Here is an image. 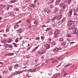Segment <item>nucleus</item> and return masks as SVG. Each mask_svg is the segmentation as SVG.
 I'll use <instances>...</instances> for the list:
<instances>
[{
  "mask_svg": "<svg viewBox=\"0 0 78 78\" xmlns=\"http://www.w3.org/2000/svg\"><path fill=\"white\" fill-rule=\"evenodd\" d=\"M26 22L28 24H29V25H30V20L29 19H27L26 20Z\"/></svg>",
  "mask_w": 78,
  "mask_h": 78,
  "instance_id": "12",
  "label": "nucleus"
},
{
  "mask_svg": "<svg viewBox=\"0 0 78 78\" xmlns=\"http://www.w3.org/2000/svg\"><path fill=\"white\" fill-rule=\"evenodd\" d=\"M60 41H64V38H61L59 39Z\"/></svg>",
  "mask_w": 78,
  "mask_h": 78,
  "instance_id": "26",
  "label": "nucleus"
},
{
  "mask_svg": "<svg viewBox=\"0 0 78 78\" xmlns=\"http://www.w3.org/2000/svg\"><path fill=\"white\" fill-rule=\"evenodd\" d=\"M19 38H16V40L15 41V42H18L19 41H18V39H19Z\"/></svg>",
  "mask_w": 78,
  "mask_h": 78,
  "instance_id": "29",
  "label": "nucleus"
},
{
  "mask_svg": "<svg viewBox=\"0 0 78 78\" xmlns=\"http://www.w3.org/2000/svg\"><path fill=\"white\" fill-rule=\"evenodd\" d=\"M44 51H41V54L43 55L44 53Z\"/></svg>",
  "mask_w": 78,
  "mask_h": 78,
  "instance_id": "43",
  "label": "nucleus"
},
{
  "mask_svg": "<svg viewBox=\"0 0 78 78\" xmlns=\"http://www.w3.org/2000/svg\"><path fill=\"white\" fill-rule=\"evenodd\" d=\"M66 36V37H71L72 35H70L69 34H68Z\"/></svg>",
  "mask_w": 78,
  "mask_h": 78,
  "instance_id": "22",
  "label": "nucleus"
},
{
  "mask_svg": "<svg viewBox=\"0 0 78 78\" xmlns=\"http://www.w3.org/2000/svg\"><path fill=\"white\" fill-rule=\"evenodd\" d=\"M31 7H32L33 8H35V7L36 6V5L34 4H31Z\"/></svg>",
  "mask_w": 78,
  "mask_h": 78,
  "instance_id": "25",
  "label": "nucleus"
},
{
  "mask_svg": "<svg viewBox=\"0 0 78 78\" xmlns=\"http://www.w3.org/2000/svg\"><path fill=\"white\" fill-rule=\"evenodd\" d=\"M9 14H10V16H15V15L12 13H10Z\"/></svg>",
  "mask_w": 78,
  "mask_h": 78,
  "instance_id": "17",
  "label": "nucleus"
},
{
  "mask_svg": "<svg viewBox=\"0 0 78 78\" xmlns=\"http://www.w3.org/2000/svg\"><path fill=\"white\" fill-rule=\"evenodd\" d=\"M61 2V0H57L56 2L55 5H59V2Z\"/></svg>",
  "mask_w": 78,
  "mask_h": 78,
  "instance_id": "10",
  "label": "nucleus"
},
{
  "mask_svg": "<svg viewBox=\"0 0 78 78\" xmlns=\"http://www.w3.org/2000/svg\"><path fill=\"white\" fill-rule=\"evenodd\" d=\"M12 40L11 38L9 39L8 40V43H11V42H12Z\"/></svg>",
  "mask_w": 78,
  "mask_h": 78,
  "instance_id": "13",
  "label": "nucleus"
},
{
  "mask_svg": "<svg viewBox=\"0 0 78 78\" xmlns=\"http://www.w3.org/2000/svg\"><path fill=\"white\" fill-rule=\"evenodd\" d=\"M62 48H54L53 50V51L55 52V53H57L59 50H62Z\"/></svg>",
  "mask_w": 78,
  "mask_h": 78,
  "instance_id": "1",
  "label": "nucleus"
},
{
  "mask_svg": "<svg viewBox=\"0 0 78 78\" xmlns=\"http://www.w3.org/2000/svg\"><path fill=\"white\" fill-rule=\"evenodd\" d=\"M50 21L48 20V21H47V23H50Z\"/></svg>",
  "mask_w": 78,
  "mask_h": 78,
  "instance_id": "53",
  "label": "nucleus"
},
{
  "mask_svg": "<svg viewBox=\"0 0 78 78\" xmlns=\"http://www.w3.org/2000/svg\"><path fill=\"white\" fill-rule=\"evenodd\" d=\"M14 53H10L9 54H7L5 55V56H13L14 55Z\"/></svg>",
  "mask_w": 78,
  "mask_h": 78,
  "instance_id": "5",
  "label": "nucleus"
},
{
  "mask_svg": "<svg viewBox=\"0 0 78 78\" xmlns=\"http://www.w3.org/2000/svg\"><path fill=\"white\" fill-rule=\"evenodd\" d=\"M51 44L52 45H56V43L55 41H53L51 42Z\"/></svg>",
  "mask_w": 78,
  "mask_h": 78,
  "instance_id": "21",
  "label": "nucleus"
},
{
  "mask_svg": "<svg viewBox=\"0 0 78 78\" xmlns=\"http://www.w3.org/2000/svg\"><path fill=\"white\" fill-rule=\"evenodd\" d=\"M45 46L46 47L47 49H49L50 48V45L48 44H46L45 45Z\"/></svg>",
  "mask_w": 78,
  "mask_h": 78,
  "instance_id": "11",
  "label": "nucleus"
},
{
  "mask_svg": "<svg viewBox=\"0 0 78 78\" xmlns=\"http://www.w3.org/2000/svg\"><path fill=\"white\" fill-rule=\"evenodd\" d=\"M36 72V69H34V70L31 71V72Z\"/></svg>",
  "mask_w": 78,
  "mask_h": 78,
  "instance_id": "33",
  "label": "nucleus"
},
{
  "mask_svg": "<svg viewBox=\"0 0 78 78\" xmlns=\"http://www.w3.org/2000/svg\"><path fill=\"white\" fill-rule=\"evenodd\" d=\"M34 24H36V23H37L36 22V21H35L34 22Z\"/></svg>",
  "mask_w": 78,
  "mask_h": 78,
  "instance_id": "61",
  "label": "nucleus"
},
{
  "mask_svg": "<svg viewBox=\"0 0 78 78\" xmlns=\"http://www.w3.org/2000/svg\"><path fill=\"white\" fill-rule=\"evenodd\" d=\"M70 66V64H68L65 66V67H69Z\"/></svg>",
  "mask_w": 78,
  "mask_h": 78,
  "instance_id": "23",
  "label": "nucleus"
},
{
  "mask_svg": "<svg viewBox=\"0 0 78 78\" xmlns=\"http://www.w3.org/2000/svg\"><path fill=\"white\" fill-rule=\"evenodd\" d=\"M73 32L74 34H76V33H77L78 32V29L76 28L73 29Z\"/></svg>",
  "mask_w": 78,
  "mask_h": 78,
  "instance_id": "7",
  "label": "nucleus"
},
{
  "mask_svg": "<svg viewBox=\"0 0 78 78\" xmlns=\"http://www.w3.org/2000/svg\"><path fill=\"white\" fill-rule=\"evenodd\" d=\"M23 38V37H21L20 38V40H21Z\"/></svg>",
  "mask_w": 78,
  "mask_h": 78,
  "instance_id": "60",
  "label": "nucleus"
},
{
  "mask_svg": "<svg viewBox=\"0 0 78 78\" xmlns=\"http://www.w3.org/2000/svg\"><path fill=\"white\" fill-rule=\"evenodd\" d=\"M60 13H62V12H63V10H60Z\"/></svg>",
  "mask_w": 78,
  "mask_h": 78,
  "instance_id": "46",
  "label": "nucleus"
},
{
  "mask_svg": "<svg viewBox=\"0 0 78 78\" xmlns=\"http://www.w3.org/2000/svg\"><path fill=\"white\" fill-rule=\"evenodd\" d=\"M6 32H8L9 31V30L8 29H7L6 30Z\"/></svg>",
  "mask_w": 78,
  "mask_h": 78,
  "instance_id": "50",
  "label": "nucleus"
},
{
  "mask_svg": "<svg viewBox=\"0 0 78 78\" xmlns=\"http://www.w3.org/2000/svg\"><path fill=\"white\" fill-rule=\"evenodd\" d=\"M28 27L29 28H31V26L30 25Z\"/></svg>",
  "mask_w": 78,
  "mask_h": 78,
  "instance_id": "56",
  "label": "nucleus"
},
{
  "mask_svg": "<svg viewBox=\"0 0 78 78\" xmlns=\"http://www.w3.org/2000/svg\"><path fill=\"white\" fill-rule=\"evenodd\" d=\"M34 3H36V0H35L34 2Z\"/></svg>",
  "mask_w": 78,
  "mask_h": 78,
  "instance_id": "64",
  "label": "nucleus"
},
{
  "mask_svg": "<svg viewBox=\"0 0 78 78\" xmlns=\"http://www.w3.org/2000/svg\"><path fill=\"white\" fill-rule=\"evenodd\" d=\"M35 39V40H39V39H40V37H36Z\"/></svg>",
  "mask_w": 78,
  "mask_h": 78,
  "instance_id": "32",
  "label": "nucleus"
},
{
  "mask_svg": "<svg viewBox=\"0 0 78 78\" xmlns=\"http://www.w3.org/2000/svg\"><path fill=\"white\" fill-rule=\"evenodd\" d=\"M3 36L4 37H7V36H6V35L5 34H3Z\"/></svg>",
  "mask_w": 78,
  "mask_h": 78,
  "instance_id": "45",
  "label": "nucleus"
},
{
  "mask_svg": "<svg viewBox=\"0 0 78 78\" xmlns=\"http://www.w3.org/2000/svg\"><path fill=\"white\" fill-rule=\"evenodd\" d=\"M9 6L11 7V8H12L13 7L12 5H9Z\"/></svg>",
  "mask_w": 78,
  "mask_h": 78,
  "instance_id": "63",
  "label": "nucleus"
},
{
  "mask_svg": "<svg viewBox=\"0 0 78 78\" xmlns=\"http://www.w3.org/2000/svg\"><path fill=\"white\" fill-rule=\"evenodd\" d=\"M48 34L51 35L52 34V32H51V31H50L48 33Z\"/></svg>",
  "mask_w": 78,
  "mask_h": 78,
  "instance_id": "31",
  "label": "nucleus"
},
{
  "mask_svg": "<svg viewBox=\"0 0 78 78\" xmlns=\"http://www.w3.org/2000/svg\"><path fill=\"white\" fill-rule=\"evenodd\" d=\"M54 34L55 35L54 36V37L55 38L56 37H57L58 36V34H59V31L58 30H56L55 31Z\"/></svg>",
  "mask_w": 78,
  "mask_h": 78,
  "instance_id": "2",
  "label": "nucleus"
},
{
  "mask_svg": "<svg viewBox=\"0 0 78 78\" xmlns=\"http://www.w3.org/2000/svg\"><path fill=\"white\" fill-rule=\"evenodd\" d=\"M55 19H56V17L53 18L51 20H52V21H54V20H55Z\"/></svg>",
  "mask_w": 78,
  "mask_h": 78,
  "instance_id": "28",
  "label": "nucleus"
},
{
  "mask_svg": "<svg viewBox=\"0 0 78 78\" xmlns=\"http://www.w3.org/2000/svg\"><path fill=\"white\" fill-rule=\"evenodd\" d=\"M69 14L70 16H71L72 14V10H71L69 12Z\"/></svg>",
  "mask_w": 78,
  "mask_h": 78,
  "instance_id": "34",
  "label": "nucleus"
},
{
  "mask_svg": "<svg viewBox=\"0 0 78 78\" xmlns=\"http://www.w3.org/2000/svg\"><path fill=\"white\" fill-rule=\"evenodd\" d=\"M41 39L42 40L44 39V37H42V36H41Z\"/></svg>",
  "mask_w": 78,
  "mask_h": 78,
  "instance_id": "54",
  "label": "nucleus"
},
{
  "mask_svg": "<svg viewBox=\"0 0 78 78\" xmlns=\"http://www.w3.org/2000/svg\"><path fill=\"white\" fill-rule=\"evenodd\" d=\"M13 44L15 47H17V45L16 44V43H13Z\"/></svg>",
  "mask_w": 78,
  "mask_h": 78,
  "instance_id": "40",
  "label": "nucleus"
},
{
  "mask_svg": "<svg viewBox=\"0 0 78 78\" xmlns=\"http://www.w3.org/2000/svg\"><path fill=\"white\" fill-rule=\"evenodd\" d=\"M22 72H23V71H19V72H17L16 75H18V74H19V73H22Z\"/></svg>",
  "mask_w": 78,
  "mask_h": 78,
  "instance_id": "16",
  "label": "nucleus"
},
{
  "mask_svg": "<svg viewBox=\"0 0 78 78\" xmlns=\"http://www.w3.org/2000/svg\"><path fill=\"white\" fill-rule=\"evenodd\" d=\"M47 9H44V12H47Z\"/></svg>",
  "mask_w": 78,
  "mask_h": 78,
  "instance_id": "36",
  "label": "nucleus"
},
{
  "mask_svg": "<svg viewBox=\"0 0 78 78\" xmlns=\"http://www.w3.org/2000/svg\"><path fill=\"white\" fill-rule=\"evenodd\" d=\"M59 10V9L58 8H56L55 9V12H56L58 11Z\"/></svg>",
  "mask_w": 78,
  "mask_h": 78,
  "instance_id": "20",
  "label": "nucleus"
},
{
  "mask_svg": "<svg viewBox=\"0 0 78 78\" xmlns=\"http://www.w3.org/2000/svg\"><path fill=\"white\" fill-rule=\"evenodd\" d=\"M54 61H55V62H58V60H54Z\"/></svg>",
  "mask_w": 78,
  "mask_h": 78,
  "instance_id": "59",
  "label": "nucleus"
},
{
  "mask_svg": "<svg viewBox=\"0 0 78 78\" xmlns=\"http://www.w3.org/2000/svg\"><path fill=\"white\" fill-rule=\"evenodd\" d=\"M63 4L64 3H63L62 4H60L59 5L60 6V7H62L63 8H65L67 6V5L66 4L63 6Z\"/></svg>",
  "mask_w": 78,
  "mask_h": 78,
  "instance_id": "4",
  "label": "nucleus"
},
{
  "mask_svg": "<svg viewBox=\"0 0 78 78\" xmlns=\"http://www.w3.org/2000/svg\"><path fill=\"white\" fill-rule=\"evenodd\" d=\"M51 29V27H49L48 28H47V30H46V31H49V30H50Z\"/></svg>",
  "mask_w": 78,
  "mask_h": 78,
  "instance_id": "18",
  "label": "nucleus"
},
{
  "mask_svg": "<svg viewBox=\"0 0 78 78\" xmlns=\"http://www.w3.org/2000/svg\"><path fill=\"white\" fill-rule=\"evenodd\" d=\"M66 44V41H65L64 42H63V43H62L61 44L63 46H64Z\"/></svg>",
  "mask_w": 78,
  "mask_h": 78,
  "instance_id": "15",
  "label": "nucleus"
},
{
  "mask_svg": "<svg viewBox=\"0 0 78 78\" xmlns=\"http://www.w3.org/2000/svg\"><path fill=\"white\" fill-rule=\"evenodd\" d=\"M51 39H48V43H50V42H51Z\"/></svg>",
  "mask_w": 78,
  "mask_h": 78,
  "instance_id": "24",
  "label": "nucleus"
},
{
  "mask_svg": "<svg viewBox=\"0 0 78 78\" xmlns=\"http://www.w3.org/2000/svg\"><path fill=\"white\" fill-rule=\"evenodd\" d=\"M73 43H75V42H70V44H73Z\"/></svg>",
  "mask_w": 78,
  "mask_h": 78,
  "instance_id": "49",
  "label": "nucleus"
},
{
  "mask_svg": "<svg viewBox=\"0 0 78 78\" xmlns=\"http://www.w3.org/2000/svg\"><path fill=\"white\" fill-rule=\"evenodd\" d=\"M70 22H71L72 23H73V21H72L70 20H69L68 21V22H67V25L68 26H71V25H72V23H70Z\"/></svg>",
  "mask_w": 78,
  "mask_h": 78,
  "instance_id": "3",
  "label": "nucleus"
},
{
  "mask_svg": "<svg viewBox=\"0 0 78 78\" xmlns=\"http://www.w3.org/2000/svg\"><path fill=\"white\" fill-rule=\"evenodd\" d=\"M7 28H8V27H9V28H11V26H7Z\"/></svg>",
  "mask_w": 78,
  "mask_h": 78,
  "instance_id": "51",
  "label": "nucleus"
},
{
  "mask_svg": "<svg viewBox=\"0 0 78 78\" xmlns=\"http://www.w3.org/2000/svg\"><path fill=\"white\" fill-rule=\"evenodd\" d=\"M58 60H59V61H61V58H58Z\"/></svg>",
  "mask_w": 78,
  "mask_h": 78,
  "instance_id": "57",
  "label": "nucleus"
},
{
  "mask_svg": "<svg viewBox=\"0 0 78 78\" xmlns=\"http://www.w3.org/2000/svg\"><path fill=\"white\" fill-rule=\"evenodd\" d=\"M16 1V0H14L13 1H10V3H14V2H15Z\"/></svg>",
  "mask_w": 78,
  "mask_h": 78,
  "instance_id": "27",
  "label": "nucleus"
},
{
  "mask_svg": "<svg viewBox=\"0 0 78 78\" xmlns=\"http://www.w3.org/2000/svg\"><path fill=\"white\" fill-rule=\"evenodd\" d=\"M0 23H1V25H2V24H3V21H1Z\"/></svg>",
  "mask_w": 78,
  "mask_h": 78,
  "instance_id": "47",
  "label": "nucleus"
},
{
  "mask_svg": "<svg viewBox=\"0 0 78 78\" xmlns=\"http://www.w3.org/2000/svg\"><path fill=\"white\" fill-rule=\"evenodd\" d=\"M59 75H60V74L59 73H56L54 75L53 77L54 78H56V77H58V76H59Z\"/></svg>",
  "mask_w": 78,
  "mask_h": 78,
  "instance_id": "8",
  "label": "nucleus"
},
{
  "mask_svg": "<svg viewBox=\"0 0 78 78\" xmlns=\"http://www.w3.org/2000/svg\"><path fill=\"white\" fill-rule=\"evenodd\" d=\"M21 22H22V21H20L17 23H21Z\"/></svg>",
  "mask_w": 78,
  "mask_h": 78,
  "instance_id": "48",
  "label": "nucleus"
},
{
  "mask_svg": "<svg viewBox=\"0 0 78 78\" xmlns=\"http://www.w3.org/2000/svg\"><path fill=\"white\" fill-rule=\"evenodd\" d=\"M1 42L3 43H5V42H6V40H4V41H1Z\"/></svg>",
  "mask_w": 78,
  "mask_h": 78,
  "instance_id": "41",
  "label": "nucleus"
},
{
  "mask_svg": "<svg viewBox=\"0 0 78 78\" xmlns=\"http://www.w3.org/2000/svg\"><path fill=\"white\" fill-rule=\"evenodd\" d=\"M22 30V28H20L18 30L17 32L18 33H22V31H21Z\"/></svg>",
  "mask_w": 78,
  "mask_h": 78,
  "instance_id": "9",
  "label": "nucleus"
},
{
  "mask_svg": "<svg viewBox=\"0 0 78 78\" xmlns=\"http://www.w3.org/2000/svg\"><path fill=\"white\" fill-rule=\"evenodd\" d=\"M50 12H51V10H50L48 11L47 12V13L48 14H50Z\"/></svg>",
  "mask_w": 78,
  "mask_h": 78,
  "instance_id": "35",
  "label": "nucleus"
},
{
  "mask_svg": "<svg viewBox=\"0 0 78 78\" xmlns=\"http://www.w3.org/2000/svg\"><path fill=\"white\" fill-rule=\"evenodd\" d=\"M3 73H8V71H3Z\"/></svg>",
  "mask_w": 78,
  "mask_h": 78,
  "instance_id": "38",
  "label": "nucleus"
},
{
  "mask_svg": "<svg viewBox=\"0 0 78 78\" xmlns=\"http://www.w3.org/2000/svg\"><path fill=\"white\" fill-rule=\"evenodd\" d=\"M74 14V16H77V14L76 13H75Z\"/></svg>",
  "mask_w": 78,
  "mask_h": 78,
  "instance_id": "52",
  "label": "nucleus"
},
{
  "mask_svg": "<svg viewBox=\"0 0 78 78\" xmlns=\"http://www.w3.org/2000/svg\"><path fill=\"white\" fill-rule=\"evenodd\" d=\"M19 27V25H16L15 26L14 28H17V27Z\"/></svg>",
  "mask_w": 78,
  "mask_h": 78,
  "instance_id": "39",
  "label": "nucleus"
},
{
  "mask_svg": "<svg viewBox=\"0 0 78 78\" xmlns=\"http://www.w3.org/2000/svg\"><path fill=\"white\" fill-rule=\"evenodd\" d=\"M53 6H54L53 5H50V8H53Z\"/></svg>",
  "mask_w": 78,
  "mask_h": 78,
  "instance_id": "42",
  "label": "nucleus"
},
{
  "mask_svg": "<svg viewBox=\"0 0 78 78\" xmlns=\"http://www.w3.org/2000/svg\"><path fill=\"white\" fill-rule=\"evenodd\" d=\"M13 10L14 11H18L19 10V8H15L13 9Z\"/></svg>",
  "mask_w": 78,
  "mask_h": 78,
  "instance_id": "14",
  "label": "nucleus"
},
{
  "mask_svg": "<svg viewBox=\"0 0 78 78\" xmlns=\"http://www.w3.org/2000/svg\"><path fill=\"white\" fill-rule=\"evenodd\" d=\"M38 48V47H35V48H34V49L32 50V51H34L36 50H37V49Z\"/></svg>",
  "mask_w": 78,
  "mask_h": 78,
  "instance_id": "19",
  "label": "nucleus"
},
{
  "mask_svg": "<svg viewBox=\"0 0 78 78\" xmlns=\"http://www.w3.org/2000/svg\"><path fill=\"white\" fill-rule=\"evenodd\" d=\"M62 17V16H61V15H60L58 16H57L55 17L56 18V19H57V20H60V19H61Z\"/></svg>",
  "mask_w": 78,
  "mask_h": 78,
  "instance_id": "6",
  "label": "nucleus"
},
{
  "mask_svg": "<svg viewBox=\"0 0 78 78\" xmlns=\"http://www.w3.org/2000/svg\"><path fill=\"white\" fill-rule=\"evenodd\" d=\"M9 9V7L7 8V10H8Z\"/></svg>",
  "mask_w": 78,
  "mask_h": 78,
  "instance_id": "62",
  "label": "nucleus"
},
{
  "mask_svg": "<svg viewBox=\"0 0 78 78\" xmlns=\"http://www.w3.org/2000/svg\"><path fill=\"white\" fill-rule=\"evenodd\" d=\"M37 61H38V59H36V60H35V62H37Z\"/></svg>",
  "mask_w": 78,
  "mask_h": 78,
  "instance_id": "58",
  "label": "nucleus"
},
{
  "mask_svg": "<svg viewBox=\"0 0 78 78\" xmlns=\"http://www.w3.org/2000/svg\"><path fill=\"white\" fill-rule=\"evenodd\" d=\"M1 7H2V8H3L4 7H5V5H0Z\"/></svg>",
  "mask_w": 78,
  "mask_h": 78,
  "instance_id": "37",
  "label": "nucleus"
},
{
  "mask_svg": "<svg viewBox=\"0 0 78 78\" xmlns=\"http://www.w3.org/2000/svg\"><path fill=\"white\" fill-rule=\"evenodd\" d=\"M71 3V0H69L68 2H67L68 4H70Z\"/></svg>",
  "mask_w": 78,
  "mask_h": 78,
  "instance_id": "30",
  "label": "nucleus"
},
{
  "mask_svg": "<svg viewBox=\"0 0 78 78\" xmlns=\"http://www.w3.org/2000/svg\"><path fill=\"white\" fill-rule=\"evenodd\" d=\"M37 53H40V54H41V51H38Z\"/></svg>",
  "mask_w": 78,
  "mask_h": 78,
  "instance_id": "55",
  "label": "nucleus"
},
{
  "mask_svg": "<svg viewBox=\"0 0 78 78\" xmlns=\"http://www.w3.org/2000/svg\"><path fill=\"white\" fill-rule=\"evenodd\" d=\"M9 70H12V67H9Z\"/></svg>",
  "mask_w": 78,
  "mask_h": 78,
  "instance_id": "44",
  "label": "nucleus"
}]
</instances>
